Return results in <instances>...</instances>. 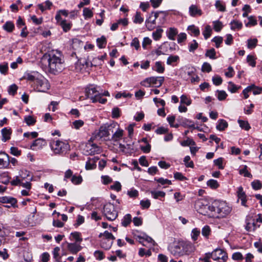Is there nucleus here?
<instances>
[{
  "instance_id": "nucleus-45",
  "label": "nucleus",
  "mask_w": 262,
  "mask_h": 262,
  "mask_svg": "<svg viewBox=\"0 0 262 262\" xmlns=\"http://www.w3.org/2000/svg\"><path fill=\"white\" fill-rule=\"evenodd\" d=\"M83 15L86 19L91 18L93 15V13L90 9L88 8H84L83 10Z\"/></svg>"
},
{
  "instance_id": "nucleus-11",
  "label": "nucleus",
  "mask_w": 262,
  "mask_h": 262,
  "mask_svg": "<svg viewBox=\"0 0 262 262\" xmlns=\"http://www.w3.org/2000/svg\"><path fill=\"white\" fill-rule=\"evenodd\" d=\"M67 250L68 252L72 254H76L82 249V247L79 243H67Z\"/></svg>"
},
{
  "instance_id": "nucleus-29",
  "label": "nucleus",
  "mask_w": 262,
  "mask_h": 262,
  "mask_svg": "<svg viewBox=\"0 0 262 262\" xmlns=\"http://www.w3.org/2000/svg\"><path fill=\"white\" fill-rule=\"evenodd\" d=\"M132 221V216L130 214H126L123 218L121 224L123 227H127Z\"/></svg>"
},
{
  "instance_id": "nucleus-35",
  "label": "nucleus",
  "mask_w": 262,
  "mask_h": 262,
  "mask_svg": "<svg viewBox=\"0 0 262 262\" xmlns=\"http://www.w3.org/2000/svg\"><path fill=\"white\" fill-rule=\"evenodd\" d=\"M200 234V229L195 228L192 230L191 233V237L193 242H195Z\"/></svg>"
},
{
  "instance_id": "nucleus-14",
  "label": "nucleus",
  "mask_w": 262,
  "mask_h": 262,
  "mask_svg": "<svg viewBox=\"0 0 262 262\" xmlns=\"http://www.w3.org/2000/svg\"><path fill=\"white\" fill-rule=\"evenodd\" d=\"M9 164V156L4 152H0V168H6Z\"/></svg>"
},
{
  "instance_id": "nucleus-39",
  "label": "nucleus",
  "mask_w": 262,
  "mask_h": 262,
  "mask_svg": "<svg viewBox=\"0 0 262 262\" xmlns=\"http://www.w3.org/2000/svg\"><path fill=\"white\" fill-rule=\"evenodd\" d=\"M140 241L139 242L142 244L143 246H145L144 244V241H146L149 243H155V241L152 239V238L146 235H144L143 236H138Z\"/></svg>"
},
{
  "instance_id": "nucleus-27",
  "label": "nucleus",
  "mask_w": 262,
  "mask_h": 262,
  "mask_svg": "<svg viewBox=\"0 0 262 262\" xmlns=\"http://www.w3.org/2000/svg\"><path fill=\"white\" fill-rule=\"evenodd\" d=\"M97 43L98 47L100 48H104L106 45V39L104 36L97 39Z\"/></svg>"
},
{
  "instance_id": "nucleus-61",
  "label": "nucleus",
  "mask_w": 262,
  "mask_h": 262,
  "mask_svg": "<svg viewBox=\"0 0 262 262\" xmlns=\"http://www.w3.org/2000/svg\"><path fill=\"white\" fill-rule=\"evenodd\" d=\"M82 178L81 176H76L74 175L72 177L71 181V182L75 185L79 184L82 182Z\"/></svg>"
},
{
  "instance_id": "nucleus-43",
  "label": "nucleus",
  "mask_w": 262,
  "mask_h": 262,
  "mask_svg": "<svg viewBox=\"0 0 262 262\" xmlns=\"http://www.w3.org/2000/svg\"><path fill=\"white\" fill-rule=\"evenodd\" d=\"M238 123L239 125V126L243 128L244 129L246 130H249L250 128H251L250 124L248 122V121H244L242 120H238Z\"/></svg>"
},
{
  "instance_id": "nucleus-38",
  "label": "nucleus",
  "mask_w": 262,
  "mask_h": 262,
  "mask_svg": "<svg viewBox=\"0 0 262 262\" xmlns=\"http://www.w3.org/2000/svg\"><path fill=\"white\" fill-rule=\"evenodd\" d=\"M151 196L155 199L159 198H164L165 196V193L162 191H151Z\"/></svg>"
},
{
  "instance_id": "nucleus-12",
  "label": "nucleus",
  "mask_w": 262,
  "mask_h": 262,
  "mask_svg": "<svg viewBox=\"0 0 262 262\" xmlns=\"http://www.w3.org/2000/svg\"><path fill=\"white\" fill-rule=\"evenodd\" d=\"M246 225L245 229L248 231H255L256 229L259 228L260 226L259 225H257L255 220L250 217L246 219Z\"/></svg>"
},
{
  "instance_id": "nucleus-42",
  "label": "nucleus",
  "mask_w": 262,
  "mask_h": 262,
  "mask_svg": "<svg viewBox=\"0 0 262 262\" xmlns=\"http://www.w3.org/2000/svg\"><path fill=\"white\" fill-rule=\"evenodd\" d=\"M212 32L211 28L210 26L207 25L203 32V34L205 39H207L211 35Z\"/></svg>"
},
{
  "instance_id": "nucleus-20",
  "label": "nucleus",
  "mask_w": 262,
  "mask_h": 262,
  "mask_svg": "<svg viewBox=\"0 0 262 262\" xmlns=\"http://www.w3.org/2000/svg\"><path fill=\"white\" fill-rule=\"evenodd\" d=\"M42 66L46 70L49 71V54L48 53L44 54L40 60Z\"/></svg>"
},
{
  "instance_id": "nucleus-2",
  "label": "nucleus",
  "mask_w": 262,
  "mask_h": 262,
  "mask_svg": "<svg viewBox=\"0 0 262 262\" xmlns=\"http://www.w3.org/2000/svg\"><path fill=\"white\" fill-rule=\"evenodd\" d=\"M63 69L62 55L59 50L50 51V74L57 75Z\"/></svg>"
},
{
  "instance_id": "nucleus-51",
  "label": "nucleus",
  "mask_w": 262,
  "mask_h": 262,
  "mask_svg": "<svg viewBox=\"0 0 262 262\" xmlns=\"http://www.w3.org/2000/svg\"><path fill=\"white\" fill-rule=\"evenodd\" d=\"M207 184L212 189H216L219 186L217 181L213 179L208 180L207 182Z\"/></svg>"
},
{
  "instance_id": "nucleus-13",
  "label": "nucleus",
  "mask_w": 262,
  "mask_h": 262,
  "mask_svg": "<svg viewBox=\"0 0 262 262\" xmlns=\"http://www.w3.org/2000/svg\"><path fill=\"white\" fill-rule=\"evenodd\" d=\"M100 92L96 89L94 85H91L88 86L85 89V95L88 98H90L93 101V98L95 95H97Z\"/></svg>"
},
{
  "instance_id": "nucleus-34",
  "label": "nucleus",
  "mask_w": 262,
  "mask_h": 262,
  "mask_svg": "<svg viewBox=\"0 0 262 262\" xmlns=\"http://www.w3.org/2000/svg\"><path fill=\"white\" fill-rule=\"evenodd\" d=\"M159 73H163L165 71V68L162 66V62L160 61H157L155 63V68H152Z\"/></svg>"
},
{
  "instance_id": "nucleus-56",
  "label": "nucleus",
  "mask_w": 262,
  "mask_h": 262,
  "mask_svg": "<svg viewBox=\"0 0 262 262\" xmlns=\"http://www.w3.org/2000/svg\"><path fill=\"white\" fill-rule=\"evenodd\" d=\"M198 48V43L194 39L189 44V51L190 52H193Z\"/></svg>"
},
{
  "instance_id": "nucleus-5",
  "label": "nucleus",
  "mask_w": 262,
  "mask_h": 262,
  "mask_svg": "<svg viewBox=\"0 0 262 262\" xmlns=\"http://www.w3.org/2000/svg\"><path fill=\"white\" fill-rule=\"evenodd\" d=\"M50 148L55 154L61 155L69 150L70 146L66 141L57 140L50 143Z\"/></svg>"
},
{
  "instance_id": "nucleus-6",
  "label": "nucleus",
  "mask_w": 262,
  "mask_h": 262,
  "mask_svg": "<svg viewBox=\"0 0 262 262\" xmlns=\"http://www.w3.org/2000/svg\"><path fill=\"white\" fill-rule=\"evenodd\" d=\"M103 214L109 221H114L118 216V212L114 205L111 203H107L104 206Z\"/></svg>"
},
{
  "instance_id": "nucleus-41",
  "label": "nucleus",
  "mask_w": 262,
  "mask_h": 262,
  "mask_svg": "<svg viewBox=\"0 0 262 262\" xmlns=\"http://www.w3.org/2000/svg\"><path fill=\"white\" fill-rule=\"evenodd\" d=\"M144 18L141 16V14L140 12H136L133 19V22L135 24H141L143 22Z\"/></svg>"
},
{
  "instance_id": "nucleus-55",
  "label": "nucleus",
  "mask_w": 262,
  "mask_h": 262,
  "mask_svg": "<svg viewBox=\"0 0 262 262\" xmlns=\"http://www.w3.org/2000/svg\"><path fill=\"white\" fill-rule=\"evenodd\" d=\"M184 162L187 167L193 168L194 166L193 163L192 161H190V157L189 156H187L184 158Z\"/></svg>"
},
{
  "instance_id": "nucleus-26",
  "label": "nucleus",
  "mask_w": 262,
  "mask_h": 262,
  "mask_svg": "<svg viewBox=\"0 0 262 262\" xmlns=\"http://www.w3.org/2000/svg\"><path fill=\"white\" fill-rule=\"evenodd\" d=\"M230 25L231 29L232 30H240L243 27V24L241 21L235 20L231 21Z\"/></svg>"
},
{
  "instance_id": "nucleus-36",
  "label": "nucleus",
  "mask_w": 262,
  "mask_h": 262,
  "mask_svg": "<svg viewBox=\"0 0 262 262\" xmlns=\"http://www.w3.org/2000/svg\"><path fill=\"white\" fill-rule=\"evenodd\" d=\"M102 236H104L105 237V238L104 239L106 240H110L112 239V241H113L115 239V237L113 236V235L109 232L107 231H104V233H100L99 235V237H101Z\"/></svg>"
},
{
  "instance_id": "nucleus-10",
  "label": "nucleus",
  "mask_w": 262,
  "mask_h": 262,
  "mask_svg": "<svg viewBox=\"0 0 262 262\" xmlns=\"http://www.w3.org/2000/svg\"><path fill=\"white\" fill-rule=\"evenodd\" d=\"M213 259L219 262H225L228 258L227 253L221 249H216L213 251Z\"/></svg>"
},
{
  "instance_id": "nucleus-28",
  "label": "nucleus",
  "mask_w": 262,
  "mask_h": 262,
  "mask_svg": "<svg viewBox=\"0 0 262 262\" xmlns=\"http://www.w3.org/2000/svg\"><path fill=\"white\" fill-rule=\"evenodd\" d=\"M113 243V241L102 239L101 246L105 250H108L111 248Z\"/></svg>"
},
{
  "instance_id": "nucleus-22",
  "label": "nucleus",
  "mask_w": 262,
  "mask_h": 262,
  "mask_svg": "<svg viewBox=\"0 0 262 262\" xmlns=\"http://www.w3.org/2000/svg\"><path fill=\"white\" fill-rule=\"evenodd\" d=\"M59 25L61 26L64 32H67L71 29L72 24L71 22L68 21L66 19H63L59 23Z\"/></svg>"
},
{
  "instance_id": "nucleus-31",
  "label": "nucleus",
  "mask_w": 262,
  "mask_h": 262,
  "mask_svg": "<svg viewBox=\"0 0 262 262\" xmlns=\"http://www.w3.org/2000/svg\"><path fill=\"white\" fill-rule=\"evenodd\" d=\"M3 29L8 32H11L14 29V25L11 21H7L3 26Z\"/></svg>"
},
{
  "instance_id": "nucleus-4",
  "label": "nucleus",
  "mask_w": 262,
  "mask_h": 262,
  "mask_svg": "<svg viewBox=\"0 0 262 262\" xmlns=\"http://www.w3.org/2000/svg\"><path fill=\"white\" fill-rule=\"evenodd\" d=\"M212 203L209 204L206 200L201 199L198 200L195 204L196 211L200 214L212 217Z\"/></svg>"
},
{
  "instance_id": "nucleus-54",
  "label": "nucleus",
  "mask_w": 262,
  "mask_h": 262,
  "mask_svg": "<svg viewBox=\"0 0 262 262\" xmlns=\"http://www.w3.org/2000/svg\"><path fill=\"white\" fill-rule=\"evenodd\" d=\"M239 88L240 86L237 87L231 81L228 82V89L232 93L236 92Z\"/></svg>"
},
{
  "instance_id": "nucleus-8",
  "label": "nucleus",
  "mask_w": 262,
  "mask_h": 262,
  "mask_svg": "<svg viewBox=\"0 0 262 262\" xmlns=\"http://www.w3.org/2000/svg\"><path fill=\"white\" fill-rule=\"evenodd\" d=\"M83 152L86 155H94L100 154L101 152V149L96 144L89 143L86 144L83 149Z\"/></svg>"
},
{
  "instance_id": "nucleus-3",
  "label": "nucleus",
  "mask_w": 262,
  "mask_h": 262,
  "mask_svg": "<svg viewBox=\"0 0 262 262\" xmlns=\"http://www.w3.org/2000/svg\"><path fill=\"white\" fill-rule=\"evenodd\" d=\"M212 217L223 218L231 211V208L226 202L215 201L212 202Z\"/></svg>"
},
{
  "instance_id": "nucleus-30",
  "label": "nucleus",
  "mask_w": 262,
  "mask_h": 262,
  "mask_svg": "<svg viewBox=\"0 0 262 262\" xmlns=\"http://www.w3.org/2000/svg\"><path fill=\"white\" fill-rule=\"evenodd\" d=\"M107 100L105 98H102V93H100L97 95H95L94 98H93L92 102L95 103L97 102H99L100 103L104 104L106 102Z\"/></svg>"
},
{
  "instance_id": "nucleus-47",
  "label": "nucleus",
  "mask_w": 262,
  "mask_h": 262,
  "mask_svg": "<svg viewBox=\"0 0 262 262\" xmlns=\"http://www.w3.org/2000/svg\"><path fill=\"white\" fill-rule=\"evenodd\" d=\"M258 40L256 38L249 39L247 40V47L249 49L254 48L257 43Z\"/></svg>"
},
{
  "instance_id": "nucleus-7",
  "label": "nucleus",
  "mask_w": 262,
  "mask_h": 262,
  "mask_svg": "<svg viewBox=\"0 0 262 262\" xmlns=\"http://www.w3.org/2000/svg\"><path fill=\"white\" fill-rule=\"evenodd\" d=\"M164 81V77H150L146 78L141 82V84L144 86L148 87L150 84H153L156 87H160Z\"/></svg>"
},
{
  "instance_id": "nucleus-49",
  "label": "nucleus",
  "mask_w": 262,
  "mask_h": 262,
  "mask_svg": "<svg viewBox=\"0 0 262 262\" xmlns=\"http://www.w3.org/2000/svg\"><path fill=\"white\" fill-rule=\"evenodd\" d=\"M162 32L163 30L161 29H158L156 31L154 32L152 34L154 39L155 40H159L162 36Z\"/></svg>"
},
{
  "instance_id": "nucleus-17",
  "label": "nucleus",
  "mask_w": 262,
  "mask_h": 262,
  "mask_svg": "<svg viewBox=\"0 0 262 262\" xmlns=\"http://www.w3.org/2000/svg\"><path fill=\"white\" fill-rule=\"evenodd\" d=\"M189 13L190 15L192 17H195L198 15L201 16L202 14V10L195 5H191L189 7Z\"/></svg>"
},
{
  "instance_id": "nucleus-40",
  "label": "nucleus",
  "mask_w": 262,
  "mask_h": 262,
  "mask_svg": "<svg viewBox=\"0 0 262 262\" xmlns=\"http://www.w3.org/2000/svg\"><path fill=\"white\" fill-rule=\"evenodd\" d=\"M205 56L212 59H215L216 58V52L214 48H211L209 50H207L205 53Z\"/></svg>"
},
{
  "instance_id": "nucleus-37",
  "label": "nucleus",
  "mask_w": 262,
  "mask_h": 262,
  "mask_svg": "<svg viewBox=\"0 0 262 262\" xmlns=\"http://www.w3.org/2000/svg\"><path fill=\"white\" fill-rule=\"evenodd\" d=\"M248 167L246 165L241 168L239 170V173L243 175L245 177L252 178V175L247 170Z\"/></svg>"
},
{
  "instance_id": "nucleus-46",
  "label": "nucleus",
  "mask_w": 262,
  "mask_h": 262,
  "mask_svg": "<svg viewBox=\"0 0 262 262\" xmlns=\"http://www.w3.org/2000/svg\"><path fill=\"white\" fill-rule=\"evenodd\" d=\"M215 6L216 8L220 11L224 12L226 11L225 4L219 0L216 1Z\"/></svg>"
},
{
  "instance_id": "nucleus-18",
  "label": "nucleus",
  "mask_w": 262,
  "mask_h": 262,
  "mask_svg": "<svg viewBox=\"0 0 262 262\" xmlns=\"http://www.w3.org/2000/svg\"><path fill=\"white\" fill-rule=\"evenodd\" d=\"M116 131L114 132L112 137V140L117 142L121 140L123 136V130L119 127V125L116 126Z\"/></svg>"
},
{
  "instance_id": "nucleus-9",
  "label": "nucleus",
  "mask_w": 262,
  "mask_h": 262,
  "mask_svg": "<svg viewBox=\"0 0 262 262\" xmlns=\"http://www.w3.org/2000/svg\"><path fill=\"white\" fill-rule=\"evenodd\" d=\"M118 124L116 122H114L107 127L106 126H101L100 128L99 132L98 133V136L101 137H107L110 135V132L112 133H114L113 128H115L116 126H118Z\"/></svg>"
},
{
  "instance_id": "nucleus-60",
  "label": "nucleus",
  "mask_w": 262,
  "mask_h": 262,
  "mask_svg": "<svg viewBox=\"0 0 262 262\" xmlns=\"http://www.w3.org/2000/svg\"><path fill=\"white\" fill-rule=\"evenodd\" d=\"M247 61L250 66H251L252 67H255L256 61H255V59L253 56L251 55H248L247 57Z\"/></svg>"
},
{
  "instance_id": "nucleus-21",
  "label": "nucleus",
  "mask_w": 262,
  "mask_h": 262,
  "mask_svg": "<svg viewBox=\"0 0 262 262\" xmlns=\"http://www.w3.org/2000/svg\"><path fill=\"white\" fill-rule=\"evenodd\" d=\"M0 202L4 204H11V205H15L17 203L16 199L10 196H3L0 198Z\"/></svg>"
},
{
  "instance_id": "nucleus-64",
  "label": "nucleus",
  "mask_w": 262,
  "mask_h": 262,
  "mask_svg": "<svg viewBox=\"0 0 262 262\" xmlns=\"http://www.w3.org/2000/svg\"><path fill=\"white\" fill-rule=\"evenodd\" d=\"M83 124H84V122L82 120H76V121H74L72 123V126L74 128L78 129L80 127H82L83 125Z\"/></svg>"
},
{
  "instance_id": "nucleus-53",
  "label": "nucleus",
  "mask_w": 262,
  "mask_h": 262,
  "mask_svg": "<svg viewBox=\"0 0 262 262\" xmlns=\"http://www.w3.org/2000/svg\"><path fill=\"white\" fill-rule=\"evenodd\" d=\"M25 121L27 124L29 126L33 125L36 122V120L31 116L25 117Z\"/></svg>"
},
{
  "instance_id": "nucleus-33",
  "label": "nucleus",
  "mask_w": 262,
  "mask_h": 262,
  "mask_svg": "<svg viewBox=\"0 0 262 262\" xmlns=\"http://www.w3.org/2000/svg\"><path fill=\"white\" fill-rule=\"evenodd\" d=\"M96 161L95 159H93L92 160L89 159L86 162L85 164V168L88 170L93 169L96 168V164L95 163Z\"/></svg>"
},
{
  "instance_id": "nucleus-23",
  "label": "nucleus",
  "mask_w": 262,
  "mask_h": 262,
  "mask_svg": "<svg viewBox=\"0 0 262 262\" xmlns=\"http://www.w3.org/2000/svg\"><path fill=\"white\" fill-rule=\"evenodd\" d=\"M70 238L71 241H74L76 243H79L82 241V238L81 237V233L78 232H72L70 234Z\"/></svg>"
},
{
  "instance_id": "nucleus-15",
  "label": "nucleus",
  "mask_w": 262,
  "mask_h": 262,
  "mask_svg": "<svg viewBox=\"0 0 262 262\" xmlns=\"http://www.w3.org/2000/svg\"><path fill=\"white\" fill-rule=\"evenodd\" d=\"M47 145L46 141L42 138H38L36 139L31 146L33 149H36L42 148Z\"/></svg>"
},
{
  "instance_id": "nucleus-62",
  "label": "nucleus",
  "mask_w": 262,
  "mask_h": 262,
  "mask_svg": "<svg viewBox=\"0 0 262 262\" xmlns=\"http://www.w3.org/2000/svg\"><path fill=\"white\" fill-rule=\"evenodd\" d=\"M223 38L221 36H215L212 39V41L215 43V47L218 48L222 43Z\"/></svg>"
},
{
  "instance_id": "nucleus-57",
  "label": "nucleus",
  "mask_w": 262,
  "mask_h": 262,
  "mask_svg": "<svg viewBox=\"0 0 262 262\" xmlns=\"http://www.w3.org/2000/svg\"><path fill=\"white\" fill-rule=\"evenodd\" d=\"M212 71V68L210 63L205 62L202 67V71L203 72L209 73Z\"/></svg>"
},
{
  "instance_id": "nucleus-16",
  "label": "nucleus",
  "mask_w": 262,
  "mask_h": 262,
  "mask_svg": "<svg viewBox=\"0 0 262 262\" xmlns=\"http://www.w3.org/2000/svg\"><path fill=\"white\" fill-rule=\"evenodd\" d=\"M237 193L238 199L241 200V201L242 205L246 207V195L245 192L243 191V188L242 186H240L238 188Z\"/></svg>"
},
{
  "instance_id": "nucleus-24",
  "label": "nucleus",
  "mask_w": 262,
  "mask_h": 262,
  "mask_svg": "<svg viewBox=\"0 0 262 262\" xmlns=\"http://www.w3.org/2000/svg\"><path fill=\"white\" fill-rule=\"evenodd\" d=\"M228 126L227 122L224 119H220L217 121V124L216 128L220 131L225 130Z\"/></svg>"
},
{
  "instance_id": "nucleus-58",
  "label": "nucleus",
  "mask_w": 262,
  "mask_h": 262,
  "mask_svg": "<svg viewBox=\"0 0 262 262\" xmlns=\"http://www.w3.org/2000/svg\"><path fill=\"white\" fill-rule=\"evenodd\" d=\"M38 7L42 12L45 10L49 9V0H47L45 3L38 4Z\"/></svg>"
},
{
  "instance_id": "nucleus-19",
  "label": "nucleus",
  "mask_w": 262,
  "mask_h": 262,
  "mask_svg": "<svg viewBox=\"0 0 262 262\" xmlns=\"http://www.w3.org/2000/svg\"><path fill=\"white\" fill-rule=\"evenodd\" d=\"M2 139L3 142H6L10 139L11 135L12 133L11 129L5 127L2 129Z\"/></svg>"
},
{
  "instance_id": "nucleus-50",
  "label": "nucleus",
  "mask_w": 262,
  "mask_h": 262,
  "mask_svg": "<svg viewBox=\"0 0 262 262\" xmlns=\"http://www.w3.org/2000/svg\"><path fill=\"white\" fill-rule=\"evenodd\" d=\"M211 232V229L209 226H205L202 230V235L207 238H208L209 235Z\"/></svg>"
},
{
  "instance_id": "nucleus-25",
  "label": "nucleus",
  "mask_w": 262,
  "mask_h": 262,
  "mask_svg": "<svg viewBox=\"0 0 262 262\" xmlns=\"http://www.w3.org/2000/svg\"><path fill=\"white\" fill-rule=\"evenodd\" d=\"M178 31L176 28H170L167 31L168 38L172 40L176 39L175 37L178 34Z\"/></svg>"
},
{
  "instance_id": "nucleus-63",
  "label": "nucleus",
  "mask_w": 262,
  "mask_h": 262,
  "mask_svg": "<svg viewBox=\"0 0 262 262\" xmlns=\"http://www.w3.org/2000/svg\"><path fill=\"white\" fill-rule=\"evenodd\" d=\"M180 102L181 103L186 104L187 105H189L191 103V100L188 99L186 95H182L180 97Z\"/></svg>"
},
{
  "instance_id": "nucleus-48",
  "label": "nucleus",
  "mask_w": 262,
  "mask_h": 262,
  "mask_svg": "<svg viewBox=\"0 0 262 262\" xmlns=\"http://www.w3.org/2000/svg\"><path fill=\"white\" fill-rule=\"evenodd\" d=\"M217 97L220 101H223L225 100L227 97V94L224 91L217 90Z\"/></svg>"
},
{
  "instance_id": "nucleus-59",
  "label": "nucleus",
  "mask_w": 262,
  "mask_h": 262,
  "mask_svg": "<svg viewBox=\"0 0 262 262\" xmlns=\"http://www.w3.org/2000/svg\"><path fill=\"white\" fill-rule=\"evenodd\" d=\"M223 26V24L220 21H213V29L215 31L220 32L222 30Z\"/></svg>"
},
{
  "instance_id": "nucleus-52",
  "label": "nucleus",
  "mask_w": 262,
  "mask_h": 262,
  "mask_svg": "<svg viewBox=\"0 0 262 262\" xmlns=\"http://www.w3.org/2000/svg\"><path fill=\"white\" fill-rule=\"evenodd\" d=\"M179 59V57L177 55H171L167 59V64L171 65L172 63L177 62Z\"/></svg>"
},
{
  "instance_id": "nucleus-44",
  "label": "nucleus",
  "mask_w": 262,
  "mask_h": 262,
  "mask_svg": "<svg viewBox=\"0 0 262 262\" xmlns=\"http://www.w3.org/2000/svg\"><path fill=\"white\" fill-rule=\"evenodd\" d=\"M152 17V14H150L149 17L145 20L146 27L149 31L152 30L155 27V25L150 23V19Z\"/></svg>"
},
{
  "instance_id": "nucleus-1",
  "label": "nucleus",
  "mask_w": 262,
  "mask_h": 262,
  "mask_svg": "<svg viewBox=\"0 0 262 262\" xmlns=\"http://www.w3.org/2000/svg\"><path fill=\"white\" fill-rule=\"evenodd\" d=\"M169 250L173 256L180 257L191 254L195 251V247L190 242L182 241L171 246Z\"/></svg>"
},
{
  "instance_id": "nucleus-32",
  "label": "nucleus",
  "mask_w": 262,
  "mask_h": 262,
  "mask_svg": "<svg viewBox=\"0 0 262 262\" xmlns=\"http://www.w3.org/2000/svg\"><path fill=\"white\" fill-rule=\"evenodd\" d=\"M188 30L190 32L191 35L193 34L195 36H198L200 34V30L198 27L194 25H191L188 27Z\"/></svg>"
}]
</instances>
